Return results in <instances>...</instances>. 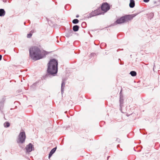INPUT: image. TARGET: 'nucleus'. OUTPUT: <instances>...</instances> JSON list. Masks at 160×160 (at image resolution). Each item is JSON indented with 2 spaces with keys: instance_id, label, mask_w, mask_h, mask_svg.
I'll return each instance as SVG.
<instances>
[{
  "instance_id": "nucleus-26",
  "label": "nucleus",
  "mask_w": 160,
  "mask_h": 160,
  "mask_svg": "<svg viewBox=\"0 0 160 160\" xmlns=\"http://www.w3.org/2000/svg\"><path fill=\"white\" fill-rule=\"evenodd\" d=\"M119 145H118L117 146V147H119Z\"/></svg>"
},
{
  "instance_id": "nucleus-14",
  "label": "nucleus",
  "mask_w": 160,
  "mask_h": 160,
  "mask_svg": "<svg viewBox=\"0 0 160 160\" xmlns=\"http://www.w3.org/2000/svg\"><path fill=\"white\" fill-rule=\"evenodd\" d=\"M79 28V26L78 25H74L73 27V30L74 32H77Z\"/></svg>"
},
{
  "instance_id": "nucleus-22",
  "label": "nucleus",
  "mask_w": 160,
  "mask_h": 160,
  "mask_svg": "<svg viewBox=\"0 0 160 160\" xmlns=\"http://www.w3.org/2000/svg\"><path fill=\"white\" fill-rule=\"evenodd\" d=\"M34 30H32L31 31V32L32 33H34Z\"/></svg>"
},
{
  "instance_id": "nucleus-12",
  "label": "nucleus",
  "mask_w": 160,
  "mask_h": 160,
  "mask_svg": "<svg viewBox=\"0 0 160 160\" xmlns=\"http://www.w3.org/2000/svg\"><path fill=\"white\" fill-rule=\"evenodd\" d=\"M135 1L134 0H130V2L129 4V7L131 8H133L135 6Z\"/></svg>"
},
{
  "instance_id": "nucleus-10",
  "label": "nucleus",
  "mask_w": 160,
  "mask_h": 160,
  "mask_svg": "<svg viewBox=\"0 0 160 160\" xmlns=\"http://www.w3.org/2000/svg\"><path fill=\"white\" fill-rule=\"evenodd\" d=\"M115 22L118 24H121L125 22L123 17L122 16L120 18L118 19Z\"/></svg>"
},
{
  "instance_id": "nucleus-18",
  "label": "nucleus",
  "mask_w": 160,
  "mask_h": 160,
  "mask_svg": "<svg viewBox=\"0 0 160 160\" xmlns=\"http://www.w3.org/2000/svg\"><path fill=\"white\" fill-rule=\"evenodd\" d=\"M72 30H70L68 32V33H67V36H69L72 35Z\"/></svg>"
},
{
  "instance_id": "nucleus-15",
  "label": "nucleus",
  "mask_w": 160,
  "mask_h": 160,
  "mask_svg": "<svg viewBox=\"0 0 160 160\" xmlns=\"http://www.w3.org/2000/svg\"><path fill=\"white\" fill-rule=\"evenodd\" d=\"M130 74L133 77H134L136 76L137 73L135 71H132L130 72Z\"/></svg>"
},
{
  "instance_id": "nucleus-19",
  "label": "nucleus",
  "mask_w": 160,
  "mask_h": 160,
  "mask_svg": "<svg viewBox=\"0 0 160 160\" xmlns=\"http://www.w3.org/2000/svg\"><path fill=\"white\" fill-rule=\"evenodd\" d=\"M32 36V34L31 33H30L28 34L27 35V37L28 38H30Z\"/></svg>"
},
{
  "instance_id": "nucleus-9",
  "label": "nucleus",
  "mask_w": 160,
  "mask_h": 160,
  "mask_svg": "<svg viewBox=\"0 0 160 160\" xmlns=\"http://www.w3.org/2000/svg\"><path fill=\"white\" fill-rule=\"evenodd\" d=\"M65 81L63 79L62 80V82L61 87V93H62V94L63 93V92H64V88L65 87Z\"/></svg>"
},
{
  "instance_id": "nucleus-24",
  "label": "nucleus",
  "mask_w": 160,
  "mask_h": 160,
  "mask_svg": "<svg viewBox=\"0 0 160 160\" xmlns=\"http://www.w3.org/2000/svg\"><path fill=\"white\" fill-rule=\"evenodd\" d=\"M79 17V15H77L76 16V18H78Z\"/></svg>"
},
{
  "instance_id": "nucleus-4",
  "label": "nucleus",
  "mask_w": 160,
  "mask_h": 160,
  "mask_svg": "<svg viewBox=\"0 0 160 160\" xmlns=\"http://www.w3.org/2000/svg\"><path fill=\"white\" fill-rule=\"evenodd\" d=\"M137 15V14H133L123 16L124 22H128L131 20L134 17L136 16Z\"/></svg>"
},
{
  "instance_id": "nucleus-3",
  "label": "nucleus",
  "mask_w": 160,
  "mask_h": 160,
  "mask_svg": "<svg viewBox=\"0 0 160 160\" xmlns=\"http://www.w3.org/2000/svg\"><path fill=\"white\" fill-rule=\"evenodd\" d=\"M25 139L26 135L25 132H21L18 135L17 142L18 143H22L25 142Z\"/></svg>"
},
{
  "instance_id": "nucleus-13",
  "label": "nucleus",
  "mask_w": 160,
  "mask_h": 160,
  "mask_svg": "<svg viewBox=\"0 0 160 160\" xmlns=\"http://www.w3.org/2000/svg\"><path fill=\"white\" fill-rule=\"evenodd\" d=\"M5 12L4 9H0V16L2 17L5 15Z\"/></svg>"
},
{
  "instance_id": "nucleus-23",
  "label": "nucleus",
  "mask_w": 160,
  "mask_h": 160,
  "mask_svg": "<svg viewBox=\"0 0 160 160\" xmlns=\"http://www.w3.org/2000/svg\"><path fill=\"white\" fill-rule=\"evenodd\" d=\"M2 58V56L0 55V61L1 60Z\"/></svg>"
},
{
  "instance_id": "nucleus-25",
  "label": "nucleus",
  "mask_w": 160,
  "mask_h": 160,
  "mask_svg": "<svg viewBox=\"0 0 160 160\" xmlns=\"http://www.w3.org/2000/svg\"><path fill=\"white\" fill-rule=\"evenodd\" d=\"M155 67V65H154V67H153V70H154V68Z\"/></svg>"
},
{
  "instance_id": "nucleus-6",
  "label": "nucleus",
  "mask_w": 160,
  "mask_h": 160,
  "mask_svg": "<svg viewBox=\"0 0 160 160\" xmlns=\"http://www.w3.org/2000/svg\"><path fill=\"white\" fill-rule=\"evenodd\" d=\"M110 8L109 5L107 3H103L101 6V9L105 12H107Z\"/></svg>"
},
{
  "instance_id": "nucleus-7",
  "label": "nucleus",
  "mask_w": 160,
  "mask_h": 160,
  "mask_svg": "<svg viewBox=\"0 0 160 160\" xmlns=\"http://www.w3.org/2000/svg\"><path fill=\"white\" fill-rule=\"evenodd\" d=\"M27 152H31L33 148L34 149L33 145L31 143H29L28 145H27L25 148Z\"/></svg>"
},
{
  "instance_id": "nucleus-8",
  "label": "nucleus",
  "mask_w": 160,
  "mask_h": 160,
  "mask_svg": "<svg viewBox=\"0 0 160 160\" xmlns=\"http://www.w3.org/2000/svg\"><path fill=\"white\" fill-rule=\"evenodd\" d=\"M122 90H121L120 93V106L121 107L122 106L123 103V96L122 94L121 93Z\"/></svg>"
},
{
  "instance_id": "nucleus-2",
  "label": "nucleus",
  "mask_w": 160,
  "mask_h": 160,
  "mask_svg": "<svg viewBox=\"0 0 160 160\" xmlns=\"http://www.w3.org/2000/svg\"><path fill=\"white\" fill-rule=\"evenodd\" d=\"M57 60L55 59H51L48 63V72L51 75L57 73L58 72Z\"/></svg>"
},
{
  "instance_id": "nucleus-21",
  "label": "nucleus",
  "mask_w": 160,
  "mask_h": 160,
  "mask_svg": "<svg viewBox=\"0 0 160 160\" xmlns=\"http://www.w3.org/2000/svg\"><path fill=\"white\" fill-rule=\"evenodd\" d=\"M2 1L3 2H7V0H3Z\"/></svg>"
},
{
  "instance_id": "nucleus-11",
  "label": "nucleus",
  "mask_w": 160,
  "mask_h": 160,
  "mask_svg": "<svg viewBox=\"0 0 160 160\" xmlns=\"http://www.w3.org/2000/svg\"><path fill=\"white\" fill-rule=\"evenodd\" d=\"M57 149V147H55L53 148L50 152L49 154L48 158H49L54 153Z\"/></svg>"
},
{
  "instance_id": "nucleus-17",
  "label": "nucleus",
  "mask_w": 160,
  "mask_h": 160,
  "mask_svg": "<svg viewBox=\"0 0 160 160\" xmlns=\"http://www.w3.org/2000/svg\"><path fill=\"white\" fill-rule=\"evenodd\" d=\"M4 125L5 127H8L10 126V124L8 122H6L4 123Z\"/></svg>"
},
{
  "instance_id": "nucleus-20",
  "label": "nucleus",
  "mask_w": 160,
  "mask_h": 160,
  "mask_svg": "<svg viewBox=\"0 0 160 160\" xmlns=\"http://www.w3.org/2000/svg\"><path fill=\"white\" fill-rule=\"evenodd\" d=\"M150 0H143V1L145 2H149Z\"/></svg>"
},
{
  "instance_id": "nucleus-5",
  "label": "nucleus",
  "mask_w": 160,
  "mask_h": 160,
  "mask_svg": "<svg viewBox=\"0 0 160 160\" xmlns=\"http://www.w3.org/2000/svg\"><path fill=\"white\" fill-rule=\"evenodd\" d=\"M102 13L100 12V9H98L91 12L89 14L90 16H88V18H91L92 17L101 14Z\"/></svg>"
},
{
  "instance_id": "nucleus-16",
  "label": "nucleus",
  "mask_w": 160,
  "mask_h": 160,
  "mask_svg": "<svg viewBox=\"0 0 160 160\" xmlns=\"http://www.w3.org/2000/svg\"><path fill=\"white\" fill-rule=\"evenodd\" d=\"M78 22L79 20L77 19H75L73 20L72 21V23L75 24L78 23Z\"/></svg>"
},
{
  "instance_id": "nucleus-1",
  "label": "nucleus",
  "mask_w": 160,
  "mask_h": 160,
  "mask_svg": "<svg viewBox=\"0 0 160 160\" xmlns=\"http://www.w3.org/2000/svg\"><path fill=\"white\" fill-rule=\"evenodd\" d=\"M30 56L35 61L40 59L46 55L45 52L41 51L38 47L34 46L29 49Z\"/></svg>"
}]
</instances>
